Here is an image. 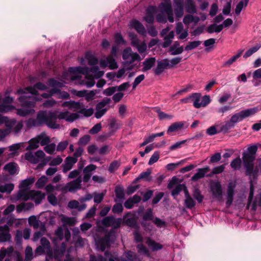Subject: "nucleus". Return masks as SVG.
I'll list each match as a JSON object with an SVG mask.
<instances>
[{"instance_id":"f257e3e1","label":"nucleus","mask_w":261,"mask_h":261,"mask_svg":"<svg viewBox=\"0 0 261 261\" xmlns=\"http://www.w3.org/2000/svg\"><path fill=\"white\" fill-rule=\"evenodd\" d=\"M79 117L77 113H70L67 110L58 113L56 112L47 113L46 111H41L38 112L35 119L30 118L26 123L28 127H38L45 124L49 128L55 129L60 127V125L57 123V119L72 122Z\"/></svg>"},{"instance_id":"f03ea898","label":"nucleus","mask_w":261,"mask_h":261,"mask_svg":"<svg viewBox=\"0 0 261 261\" xmlns=\"http://www.w3.org/2000/svg\"><path fill=\"white\" fill-rule=\"evenodd\" d=\"M36 89L40 90H46L48 87L45 84L38 82L34 85L33 87H28L25 89H19L17 90L18 94H23L19 97V101L23 107H28L29 109H25L22 108L17 110L18 115L21 116H25L34 110L32 108L35 106L36 101L37 100L36 96L38 92Z\"/></svg>"},{"instance_id":"7ed1b4c3","label":"nucleus","mask_w":261,"mask_h":261,"mask_svg":"<svg viewBox=\"0 0 261 261\" xmlns=\"http://www.w3.org/2000/svg\"><path fill=\"white\" fill-rule=\"evenodd\" d=\"M85 75V80L83 81L81 84L85 85L87 87L91 88L95 85L94 79H98L101 77L104 72L99 70L97 66H93L91 69L87 67H70L69 73H63V78L65 80L74 81L81 78V74Z\"/></svg>"},{"instance_id":"20e7f679","label":"nucleus","mask_w":261,"mask_h":261,"mask_svg":"<svg viewBox=\"0 0 261 261\" xmlns=\"http://www.w3.org/2000/svg\"><path fill=\"white\" fill-rule=\"evenodd\" d=\"M257 150L256 145L249 146L247 150L242 154V160L244 167L247 175H255V170H254V161L256 158Z\"/></svg>"},{"instance_id":"39448f33","label":"nucleus","mask_w":261,"mask_h":261,"mask_svg":"<svg viewBox=\"0 0 261 261\" xmlns=\"http://www.w3.org/2000/svg\"><path fill=\"white\" fill-rule=\"evenodd\" d=\"M45 194L39 191L30 190L29 191L24 190H19L17 194L11 197V200L13 202H16L20 199L28 200L34 199L37 204L44 198Z\"/></svg>"},{"instance_id":"423d86ee","label":"nucleus","mask_w":261,"mask_h":261,"mask_svg":"<svg viewBox=\"0 0 261 261\" xmlns=\"http://www.w3.org/2000/svg\"><path fill=\"white\" fill-rule=\"evenodd\" d=\"M117 48L114 46L111 50V54L101 59L99 61V65L101 67L105 68L109 67L110 69H115L118 68V65L113 56L117 55Z\"/></svg>"},{"instance_id":"0eeeda50","label":"nucleus","mask_w":261,"mask_h":261,"mask_svg":"<svg viewBox=\"0 0 261 261\" xmlns=\"http://www.w3.org/2000/svg\"><path fill=\"white\" fill-rule=\"evenodd\" d=\"M45 154L42 150H38L35 153L28 151L25 154V159L33 164H37L41 161L39 164L40 167H42L46 164L44 160Z\"/></svg>"},{"instance_id":"6e6552de","label":"nucleus","mask_w":261,"mask_h":261,"mask_svg":"<svg viewBox=\"0 0 261 261\" xmlns=\"http://www.w3.org/2000/svg\"><path fill=\"white\" fill-rule=\"evenodd\" d=\"M258 110L256 107L247 109L234 114L231 117L230 119L234 124L237 122L242 121L248 117L253 115L257 112Z\"/></svg>"},{"instance_id":"1a4fd4ad","label":"nucleus","mask_w":261,"mask_h":261,"mask_svg":"<svg viewBox=\"0 0 261 261\" xmlns=\"http://www.w3.org/2000/svg\"><path fill=\"white\" fill-rule=\"evenodd\" d=\"M40 243L41 245L39 246L36 249L35 253L36 254H41L46 252V257L53 258L54 257V254L49 241L45 238H42L40 241Z\"/></svg>"},{"instance_id":"9d476101","label":"nucleus","mask_w":261,"mask_h":261,"mask_svg":"<svg viewBox=\"0 0 261 261\" xmlns=\"http://www.w3.org/2000/svg\"><path fill=\"white\" fill-rule=\"evenodd\" d=\"M48 84L49 86L54 88V90L55 91V94H58V98L66 99L70 98V95L68 93L58 89V88H61L63 86V84L62 83L57 81L54 79H50L48 80Z\"/></svg>"},{"instance_id":"9b49d317","label":"nucleus","mask_w":261,"mask_h":261,"mask_svg":"<svg viewBox=\"0 0 261 261\" xmlns=\"http://www.w3.org/2000/svg\"><path fill=\"white\" fill-rule=\"evenodd\" d=\"M122 59L125 63L130 64L136 61L141 60L140 56L136 53H133L130 47L125 48L122 52Z\"/></svg>"},{"instance_id":"f8f14e48","label":"nucleus","mask_w":261,"mask_h":261,"mask_svg":"<svg viewBox=\"0 0 261 261\" xmlns=\"http://www.w3.org/2000/svg\"><path fill=\"white\" fill-rule=\"evenodd\" d=\"M82 178L78 177L75 180L67 183L65 186H63L60 189L62 192L66 193L67 191L75 192L76 190L81 188Z\"/></svg>"},{"instance_id":"ddd939ff","label":"nucleus","mask_w":261,"mask_h":261,"mask_svg":"<svg viewBox=\"0 0 261 261\" xmlns=\"http://www.w3.org/2000/svg\"><path fill=\"white\" fill-rule=\"evenodd\" d=\"M113 240V236L110 234L108 233L102 238H95V244L97 248L102 251H103L105 249L108 247L111 242Z\"/></svg>"},{"instance_id":"4468645a","label":"nucleus","mask_w":261,"mask_h":261,"mask_svg":"<svg viewBox=\"0 0 261 261\" xmlns=\"http://www.w3.org/2000/svg\"><path fill=\"white\" fill-rule=\"evenodd\" d=\"M110 99L106 98L98 103L96 106V112L95 117L97 118H100L108 111V108L106 107L110 102Z\"/></svg>"},{"instance_id":"2eb2a0df","label":"nucleus","mask_w":261,"mask_h":261,"mask_svg":"<svg viewBox=\"0 0 261 261\" xmlns=\"http://www.w3.org/2000/svg\"><path fill=\"white\" fill-rule=\"evenodd\" d=\"M159 8L162 12L165 13L168 17V20L170 22H174V18L173 15V11L171 7V2L162 3Z\"/></svg>"},{"instance_id":"dca6fc26","label":"nucleus","mask_w":261,"mask_h":261,"mask_svg":"<svg viewBox=\"0 0 261 261\" xmlns=\"http://www.w3.org/2000/svg\"><path fill=\"white\" fill-rule=\"evenodd\" d=\"M236 187V185L235 182L230 181L228 184L226 201V206L227 207H229L233 202Z\"/></svg>"},{"instance_id":"f3484780","label":"nucleus","mask_w":261,"mask_h":261,"mask_svg":"<svg viewBox=\"0 0 261 261\" xmlns=\"http://www.w3.org/2000/svg\"><path fill=\"white\" fill-rule=\"evenodd\" d=\"M121 222V218L116 219L113 216H108L102 220L101 223L105 226H112L116 228L120 226Z\"/></svg>"},{"instance_id":"a211bd4d","label":"nucleus","mask_w":261,"mask_h":261,"mask_svg":"<svg viewBox=\"0 0 261 261\" xmlns=\"http://www.w3.org/2000/svg\"><path fill=\"white\" fill-rule=\"evenodd\" d=\"M211 191L213 197L220 199L222 196V188L220 182L214 181L210 186Z\"/></svg>"},{"instance_id":"6ab92c4d","label":"nucleus","mask_w":261,"mask_h":261,"mask_svg":"<svg viewBox=\"0 0 261 261\" xmlns=\"http://www.w3.org/2000/svg\"><path fill=\"white\" fill-rule=\"evenodd\" d=\"M174 12L176 17L178 19L184 14L183 0H173Z\"/></svg>"},{"instance_id":"aec40b11","label":"nucleus","mask_w":261,"mask_h":261,"mask_svg":"<svg viewBox=\"0 0 261 261\" xmlns=\"http://www.w3.org/2000/svg\"><path fill=\"white\" fill-rule=\"evenodd\" d=\"M129 26L131 28H133L136 31L142 35L143 36H146V31L143 24L137 20H132L129 23Z\"/></svg>"},{"instance_id":"412c9836","label":"nucleus","mask_w":261,"mask_h":261,"mask_svg":"<svg viewBox=\"0 0 261 261\" xmlns=\"http://www.w3.org/2000/svg\"><path fill=\"white\" fill-rule=\"evenodd\" d=\"M16 255V261H23L22 257L20 254L17 252H14ZM33 258V253L32 248L30 246H27L25 250V260L24 261H31Z\"/></svg>"},{"instance_id":"4be33fe9","label":"nucleus","mask_w":261,"mask_h":261,"mask_svg":"<svg viewBox=\"0 0 261 261\" xmlns=\"http://www.w3.org/2000/svg\"><path fill=\"white\" fill-rule=\"evenodd\" d=\"M13 101V98L10 96L6 97L3 100V103L0 105V112H7L14 109V107L9 104Z\"/></svg>"},{"instance_id":"5701e85b","label":"nucleus","mask_w":261,"mask_h":261,"mask_svg":"<svg viewBox=\"0 0 261 261\" xmlns=\"http://www.w3.org/2000/svg\"><path fill=\"white\" fill-rule=\"evenodd\" d=\"M11 236L9 233V228L7 225L0 226V242L10 241Z\"/></svg>"},{"instance_id":"b1692460","label":"nucleus","mask_w":261,"mask_h":261,"mask_svg":"<svg viewBox=\"0 0 261 261\" xmlns=\"http://www.w3.org/2000/svg\"><path fill=\"white\" fill-rule=\"evenodd\" d=\"M167 68H170L169 60L168 59H164L158 62V65L155 69L154 72L155 74L159 75L165 69Z\"/></svg>"},{"instance_id":"393cba45","label":"nucleus","mask_w":261,"mask_h":261,"mask_svg":"<svg viewBox=\"0 0 261 261\" xmlns=\"http://www.w3.org/2000/svg\"><path fill=\"white\" fill-rule=\"evenodd\" d=\"M63 108H68L69 110L76 111L81 108V103L79 102L69 100L64 101L61 105Z\"/></svg>"},{"instance_id":"a878e982","label":"nucleus","mask_w":261,"mask_h":261,"mask_svg":"<svg viewBox=\"0 0 261 261\" xmlns=\"http://www.w3.org/2000/svg\"><path fill=\"white\" fill-rule=\"evenodd\" d=\"M77 161L75 158H66L64 164L62 165L63 172L65 173L71 170Z\"/></svg>"},{"instance_id":"bb28decb","label":"nucleus","mask_w":261,"mask_h":261,"mask_svg":"<svg viewBox=\"0 0 261 261\" xmlns=\"http://www.w3.org/2000/svg\"><path fill=\"white\" fill-rule=\"evenodd\" d=\"M156 12V7L149 6L146 10V14L144 17L145 20L149 23L153 22L154 20V15Z\"/></svg>"},{"instance_id":"cd10ccee","label":"nucleus","mask_w":261,"mask_h":261,"mask_svg":"<svg viewBox=\"0 0 261 261\" xmlns=\"http://www.w3.org/2000/svg\"><path fill=\"white\" fill-rule=\"evenodd\" d=\"M176 33L179 35L178 39H184L188 35V30L184 29V25L181 22H178L176 26Z\"/></svg>"},{"instance_id":"c85d7f7f","label":"nucleus","mask_w":261,"mask_h":261,"mask_svg":"<svg viewBox=\"0 0 261 261\" xmlns=\"http://www.w3.org/2000/svg\"><path fill=\"white\" fill-rule=\"evenodd\" d=\"M67 206L70 209H77L79 211H82L86 208L87 205L85 203L80 205L78 201L72 200L68 202Z\"/></svg>"},{"instance_id":"c756f323","label":"nucleus","mask_w":261,"mask_h":261,"mask_svg":"<svg viewBox=\"0 0 261 261\" xmlns=\"http://www.w3.org/2000/svg\"><path fill=\"white\" fill-rule=\"evenodd\" d=\"M210 171V168L206 167L203 168H199L197 172L192 177L191 179L193 181H196L203 177L205 174Z\"/></svg>"},{"instance_id":"7c9ffc66","label":"nucleus","mask_w":261,"mask_h":261,"mask_svg":"<svg viewBox=\"0 0 261 261\" xmlns=\"http://www.w3.org/2000/svg\"><path fill=\"white\" fill-rule=\"evenodd\" d=\"M2 123H4L7 127L6 129H9L10 132H11L15 124V121L14 120H9L8 117L3 116L0 114V124Z\"/></svg>"},{"instance_id":"2f4dec72","label":"nucleus","mask_w":261,"mask_h":261,"mask_svg":"<svg viewBox=\"0 0 261 261\" xmlns=\"http://www.w3.org/2000/svg\"><path fill=\"white\" fill-rule=\"evenodd\" d=\"M252 83L255 87L261 85V68L255 70L252 74Z\"/></svg>"},{"instance_id":"473e14b6","label":"nucleus","mask_w":261,"mask_h":261,"mask_svg":"<svg viewBox=\"0 0 261 261\" xmlns=\"http://www.w3.org/2000/svg\"><path fill=\"white\" fill-rule=\"evenodd\" d=\"M36 137L41 146H45L50 142V138L45 132H42Z\"/></svg>"},{"instance_id":"72a5a7b5","label":"nucleus","mask_w":261,"mask_h":261,"mask_svg":"<svg viewBox=\"0 0 261 261\" xmlns=\"http://www.w3.org/2000/svg\"><path fill=\"white\" fill-rule=\"evenodd\" d=\"M254 193V188L252 182L250 183V193L248 199V203L247 205V208L249 209L250 207L252 210L255 211L256 210V202H253L251 204V201L253 199Z\"/></svg>"},{"instance_id":"f704fd0d","label":"nucleus","mask_w":261,"mask_h":261,"mask_svg":"<svg viewBox=\"0 0 261 261\" xmlns=\"http://www.w3.org/2000/svg\"><path fill=\"white\" fill-rule=\"evenodd\" d=\"M182 51L183 48L182 46H180L179 43L177 41L175 42L169 48V52L171 55H179Z\"/></svg>"},{"instance_id":"c9c22d12","label":"nucleus","mask_w":261,"mask_h":261,"mask_svg":"<svg viewBox=\"0 0 261 261\" xmlns=\"http://www.w3.org/2000/svg\"><path fill=\"white\" fill-rule=\"evenodd\" d=\"M244 51V49H240L238 51V53L232 57L230 59L227 61L224 62L223 64V67H230L238 58H239L242 53Z\"/></svg>"},{"instance_id":"e433bc0d","label":"nucleus","mask_w":261,"mask_h":261,"mask_svg":"<svg viewBox=\"0 0 261 261\" xmlns=\"http://www.w3.org/2000/svg\"><path fill=\"white\" fill-rule=\"evenodd\" d=\"M199 20L200 19L198 16H194L190 14H188L185 16L183 19V22L187 25L193 22L195 25L199 22Z\"/></svg>"},{"instance_id":"4c0bfd02","label":"nucleus","mask_w":261,"mask_h":261,"mask_svg":"<svg viewBox=\"0 0 261 261\" xmlns=\"http://www.w3.org/2000/svg\"><path fill=\"white\" fill-rule=\"evenodd\" d=\"M184 123L183 122H177L172 123L170 125L167 130L168 134H171L181 129L184 126Z\"/></svg>"},{"instance_id":"58836bf2","label":"nucleus","mask_w":261,"mask_h":261,"mask_svg":"<svg viewBox=\"0 0 261 261\" xmlns=\"http://www.w3.org/2000/svg\"><path fill=\"white\" fill-rule=\"evenodd\" d=\"M146 244L153 251H156L159 250H161L163 248V245L156 243L153 240H152L150 239H148L146 241Z\"/></svg>"},{"instance_id":"ea45409f","label":"nucleus","mask_w":261,"mask_h":261,"mask_svg":"<svg viewBox=\"0 0 261 261\" xmlns=\"http://www.w3.org/2000/svg\"><path fill=\"white\" fill-rule=\"evenodd\" d=\"M185 205L188 208H191L195 205V202L189 194L187 189H185Z\"/></svg>"},{"instance_id":"a19ab883","label":"nucleus","mask_w":261,"mask_h":261,"mask_svg":"<svg viewBox=\"0 0 261 261\" xmlns=\"http://www.w3.org/2000/svg\"><path fill=\"white\" fill-rule=\"evenodd\" d=\"M185 7L187 12L192 14L196 13V6L193 0H186Z\"/></svg>"},{"instance_id":"79ce46f5","label":"nucleus","mask_w":261,"mask_h":261,"mask_svg":"<svg viewBox=\"0 0 261 261\" xmlns=\"http://www.w3.org/2000/svg\"><path fill=\"white\" fill-rule=\"evenodd\" d=\"M35 181L34 178H29L25 180H22L19 185L20 190H24L27 191V189L30 188V186Z\"/></svg>"},{"instance_id":"37998d69","label":"nucleus","mask_w":261,"mask_h":261,"mask_svg":"<svg viewBox=\"0 0 261 261\" xmlns=\"http://www.w3.org/2000/svg\"><path fill=\"white\" fill-rule=\"evenodd\" d=\"M155 62V58H150L145 60V61L143 62V71H147L151 69V68L153 66Z\"/></svg>"},{"instance_id":"c03bdc74","label":"nucleus","mask_w":261,"mask_h":261,"mask_svg":"<svg viewBox=\"0 0 261 261\" xmlns=\"http://www.w3.org/2000/svg\"><path fill=\"white\" fill-rule=\"evenodd\" d=\"M17 166L15 163H10L4 167V169L7 171L10 174H14L17 172Z\"/></svg>"},{"instance_id":"a18cd8bd","label":"nucleus","mask_w":261,"mask_h":261,"mask_svg":"<svg viewBox=\"0 0 261 261\" xmlns=\"http://www.w3.org/2000/svg\"><path fill=\"white\" fill-rule=\"evenodd\" d=\"M174 37V32L173 31L170 32L167 35L164 37V42L162 44L164 48L167 47L171 43L172 40Z\"/></svg>"},{"instance_id":"49530a36","label":"nucleus","mask_w":261,"mask_h":261,"mask_svg":"<svg viewBox=\"0 0 261 261\" xmlns=\"http://www.w3.org/2000/svg\"><path fill=\"white\" fill-rule=\"evenodd\" d=\"M59 217L64 225H73L75 223V219L73 218L68 217L63 214L60 215Z\"/></svg>"},{"instance_id":"de8ad7c7","label":"nucleus","mask_w":261,"mask_h":261,"mask_svg":"<svg viewBox=\"0 0 261 261\" xmlns=\"http://www.w3.org/2000/svg\"><path fill=\"white\" fill-rule=\"evenodd\" d=\"M13 251V247L12 246H10L7 249L2 248L0 250V261H2L6 255L9 256Z\"/></svg>"},{"instance_id":"09e8293b","label":"nucleus","mask_w":261,"mask_h":261,"mask_svg":"<svg viewBox=\"0 0 261 261\" xmlns=\"http://www.w3.org/2000/svg\"><path fill=\"white\" fill-rule=\"evenodd\" d=\"M85 58L90 65H96L98 63L97 59L90 52H87L86 54Z\"/></svg>"},{"instance_id":"8fccbe9b","label":"nucleus","mask_w":261,"mask_h":261,"mask_svg":"<svg viewBox=\"0 0 261 261\" xmlns=\"http://www.w3.org/2000/svg\"><path fill=\"white\" fill-rule=\"evenodd\" d=\"M261 47V45L260 44H257L254 46L249 48L247 50L246 53L244 54L243 56V58L246 59L249 57H250L254 53H256L260 48Z\"/></svg>"},{"instance_id":"3c124183","label":"nucleus","mask_w":261,"mask_h":261,"mask_svg":"<svg viewBox=\"0 0 261 261\" xmlns=\"http://www.w3.org/2000/svg\"><path fill=\"white\" fill-rule=\"evenodd\" d=\"M129 213H127L123 217L125 224L130 227H135L137 225L136 219L134 217L127 218Z\"/></svg>"},{"instance_id":"603ef678","label":"nucleus","mask_w":261,"mask_h":261,"mask_svg":"<svg viewBox=\"0 0 261 261\" xmlns=\"http://www.w3.org/2000/svg\"><path fill=\"white\" fill-rule=\"evenodd\" d=\"M14 186L13 184H7L0 185V192L2 193H10L14 189Z\"/></svg>"},{"instance_id":"864d4df0","label":"nucleus","mask_w":261,"mask_h":261,"mask_svg":"<svg viewBox=\"0 0 261 261\" xmlns=\"http://www.w3.org/2000/svg\"><path fill=\"white\" fill-rule=\"evenodd\" d=\"M223 29V25H217L215 23L211 24L207 29V31L209 33H213L214 32L219 33Z\"/></svg>"},{"instance_id":"5fc2aeb1","label":"nucleus","mask_w":261,"mask_h":261,"mask_svg":"<svg viewBox=\"0 0 261 261\" xmlns=\"http://www.w3.org/2000/svg\"><path fill=\"white\" fill-rule=\"evenodd\" d=\"M29 145L27 147L26 149L27 150H31L32 149H37L39 147V142L35 137V138H33L31 139L29 141Z\"/></svg>"},{"instance_id":"6e6d98bb","label":"nucleus","mask_w":261,"mask_h":261,"mask_svg":"<svg viewBox=\"0 0 261 261\" xmlns=\"http://www.w3.org/2000/svg\"><path fill=\"white\" fill-rule=\"evenodd\" d=\"M249 0H244L240 2L236 6L235 9V13L238 15L241 13L242 10L246 8L248 4Z\"/></svg>"},{"instance_id":"4d7b16f0","label":"nucleus","mask_w":261,"mask_h":261,"mask_svg":"<svg viewBox=\"0 0 261 261\" xmlns=\"http://www.w3.org/2000/svg\"><path fill=\"white\" fill-rule=\"evenodd\" d=\"M126 258L122 259V261H140L136 254L131 251H127L125 253Z\"/></svg>"},{"instance_id":"13d9d810","label":"nucleus","mask_w":261,"mask_h":261,"mask_svg":"<svg viewBox=\"0 0 261 261\" xmlns=\"http://www.w3.org/2000/svg\"><path fill=\"white\" fill-rule=\"evenodd\" d=\"M201 99V94L198 93L192 94V101L193 102V106L195 108H199V103Z\"/></svg>"},{"instance_id":"bf43d9fd","label":"nucleus","mask_w":261,"mask_h":261,"mask_svg":"<svg viewBox=\"0 0 261 261\" xmlns=\"http://www.w3.org/2000/svg\"><path fill=\"white\" fill-rule=\"evenodd\" d=\"M62 185L59 184L56 186L53 185L52 184L47 185L45 188V191L47 193L52 194V192H54L55 191H60V189L62 188Z\"/></svg>"},{"instance_id":"052dcab7","label":"nucleus","mask_w":261,"mask_h":261,"mask_svg":"<svg viewBox=\"0 0 261 261\" xmlns=\"http://www.w3.org/2000/svg\"><path fill=\"white\" fill-rule=\"evenodd\" d=\"M29 223L31 226H32L35 229H37L39 227L40 221L38 220L37 218L32 216L29 217L28 219Z\"/></svg>"},{"instance_id":"680f3d73","label":"nucleus","mask_w":261,"mask_h":261,"mask_svg":"<svg viewBox=\"0 0 261 261\" xmlns=\"http://www.w3.org/2000/svg\"><path fill=\"white\" fill-rule=\"evenodd\" d=\"M47 181L48 178L45 176H42L36 182V187L39 189L42 188L44 187Z\"/></svg>"},{"instance_id":"e2e57ef3","label":"nucleus","mask_w":261,"mask_h":261,"mask_svg":"<svg viewBox=\"0 0 261 261\" xmlns=\"http://www.w3.org/2000/svg\"><path fill=\"white\" fill-rule=\"evenodd\" d=\"M241 160L240 157L234 159L230 163L231 167L234 170H239L241 166Z\"/></svg>"},{"instance_id":"0e129e2a","label":"nucleus","mask_w":261,"mask_h":261,"mask_svg":"<svg viewBox=\"0 0 261 261\" xmlns=\"http://www.w3.org/2000/svg\"><path fill=\"white\" fill-rule=\"evenodd\" d=\"M79 113L84 115L85 117L91 116L93 113V109L92 108L85 109L83 108V106L81 105V109L77 111Z\"/></svg>"},{"instance_id":"69168bd1","label":"nucleus","mask_w":261,"mask_h":261,"mask_svg":"<svg viewBox=\"0 0 261 261\" xmlns=\"http://www.w3.org/2000/svg\"><path fill=\"white\" fill-rule=\"evenodd\" d=\"M201 42L200 41H195L192 42H190L188 45H187L185 47V50L189 51L192 49H193L196 47H197L199 45H200Z\"/></svg>"},{"instance_id":"338daca9","label":"nucleus","mask_w":261,"mask_h":261,"mask_svg":"<svg viewBox=\"0 0 261 261\" xmlns=\"http://www.w3.org/2000/svg\"><path fill=\"white\" fill-rule=\"evenodd\" d=\"M55 236L56 238L53 239V242H55L57 240H61L63 238L64 231L63 229L61 227H59L55 231Z\"/></svg>"},{"instance_id":"774afa93","label":"nucleus","mask_w":261,"mask_h":261,"mask_svg":"<svg viewBox=\"0 0 261 261\" xmlns=\"http://www.w3.org/2000/svg\"><path fill=\"white\" fill-rule=\"evenodd\" d=\"M234 124L231 121L230 119L229 121L226 122L224 124H223L221 127V131L226 132L229 129L233 128L234 127Z\"/></svg>"}]
</instances>
